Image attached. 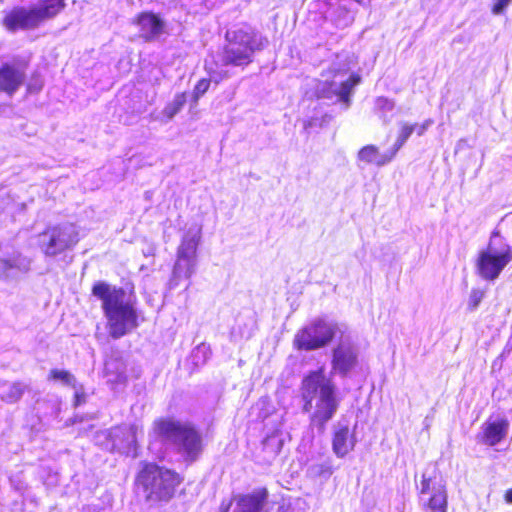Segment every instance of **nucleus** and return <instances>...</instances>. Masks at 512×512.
Here are the masks:
<instances>
[{"mask_svg": "<svg viewBox=\"0 0 512 512\" xmlns=\"http://www.w3.org/2000/svg\"><path fill=\"white\" fill-rule=\"evenodd\" d=\"M91 293L101 301L106 328L112 339H120L139 326L135 303L124 288L97 281L92 285Z\"/></svg>", "mask_w": 512, "mask_h": 512, "instance_id": "nucleus-1", "label": "nucleus"}, {"mask_svg": "<svg viewBox=\"0 0 512 512\" xmlns=\"http://www.w3.org/2000/svg\"><path fill=\"white\" fill-rule=\"evenodd\" d=\"M301 390L304 399L303 410L306 412L312 409L313 397L317 395L315 410L309 419L311 426L324 432L326 424L334 417L340 403L335 384L326 377L325 368L319 367L303 377Z\"/></svg>", "mask_w": 512, "mask_h": 512, "instance_id": "nucleus-2", "label": "nucleus"}, {"mask_svg": "<svg viewBox=\"0 0 512 512\" xmlns=\"http://www.w3.org/2000/svg\"><path fill=\"white\" fill-rule=\"evenodd\" d=\"M184 477L176 470L156 462L143 461L136 472L133 487L149 503H167L177 495Z\"/></svg>", "mask_w": 512, "mask_h": 512, "instance_id": "nucleus-3", "label": "nucleus"}, {"mask_svg": "<svg viewBox=\"0 0 512 512\" xmlns=\"http://www.w3.org/2000/svg\"><path fill=\"white\" fill-rule=\"evenodd\" d=\"M152 433L156 439L173 444L190 462L196 461L203 452L202 435L191 422H183L172 417H159L153 421Z\"/></svg>", "mask_w": 512, "mask_h": 512, "instance_id": "nucleus-4", "label": "nucleus"}, {"mask_svg": "<svg viewBox=\"0 0 512 512\" xmlns=\"http://www.w3.org/2000/svg\"><path fill=\"white\" fill-rule=\"evenodd\" d=\"M256 32L248 26L229 29L225 33V44L221 50L224 66L247 67L254 60L255 52L261 50Z\"/></svg>", "mask_w": 512, "mask_h": 512, "instance_id": "nucleus-5", "label": "nucleus"}, {"mask_svg": "<svg viewBox=\"0 0 512 512\" xmlns=\"http://www.w3.org/2000/svg\"><path fill=\"white\" fill-rule=\"evenodd\" d=\"M337 324L317 318L301 327L293 337V347L298 351H315L327 347L336 337Z\"/></svg>", "mask_w": 512, "mask_h": 512, "instance_id": "nucleus-6", "label": "nucleus"}, {"mask_svg": "<svg viewBox=\"0 0 512 512\" xmlns=\"http://www.w3.org/2000/svg\"><path fill=\"white\" fill-rule=\"evenodd\" d=\"M417 491L420 496L428 495L421 504L423 512H448L447 486L435 466L422 472Z\"/></svg>", "mask_w": 512, "mask_h": 512, "instance_id": "nucleus-7", "label": "nucleus"}, {"mask_svg": "<svg viewBox=\"0 0 512 512\" xmlns=\"http://www.w3.org/2000/svg\"><path fill=\"white\" fill-rule=\"evenodd\" d=\"M512 261V247L504 244L499 250L490 241L487 247L478 253L475 266L477 274L484 280L493 281Z\"/></svg>", "mask_w": 512, "mask_h": 512, "instance_id": "nucleus-8", "label": "nucleus"}, {"mask_svg": "<svg viewBox=\"0 0 512 512\" xmlns=\"http://www.w3.org/2000/svg\"><path fill=\"white\" fill-rule=\"evenodd\" d=\"M40 236L44 238L42 250L48 256L58 255L79 242L78 232L73 225L48 226Z\"/></svg>", "mask_w": 512, "mask_h": 512, "instance_id": "nucleus-9", "label": "nucleus"}, {"mask_svg": "<svg viewBox=\"0 0 512 512\" xmlns=\"http://www.w3.org/2000/svg\"><path fill=\"white\" fill-rule=\"evenodd\" d=\"M358 365V352L356 347L348 342H339L332 349V372L342 377L348 376Z\"/></svg>", "mask_w": 512, "mask_h": 512, "instance_id": "nucleus-10", "label": "nucleus"}, {"mask_svg": "<svg viewBox=\"0 0 512 512\" xmlns=\"http://www.w3.org/2000/svg\"><path fill=\"white\" fill-rule=\"evenodd\" d=\"M138 426L121 424L108 431V439L112 442V452L130 453L138 448Z\"/></svg>", "mask_w": 512, "mask_h": 512, "instance_id": "nucleus-11", "label": "nucleus"}, {"mask_svg": "<svg viewBox=\"0 0 512 512\" xmlns=\"http://www.w3.org/2000/svg\"><path fill=\"white\" fill-rule=\"evenodd\" d=\"M2 24L8 31L14 32L37 28L41 21L35 7L27 9L17 6L5 14Z\"/></svg>", "mask_w": 512, "mask_h": 512, "instance_id": "nucleus-12", "label": "nucleus"}, {"mask_svg": "<svg viewBox=\"0 0 512 512\" xmlns=\"http://www.w3.org/2000/svg\"><path fill=\"white\" fill-rule=\"evenodd\" d=\"M27 63L22 66L12 63H3L0 66V92L12 96L24 84L26 79L25 68Z\"/></svg>", "mask_w": 512, "mask_h": 512, "instance_id": "nucleus-13", "label": "nucleus"}, {"mask_svg": "<svg viewBox=\"0 0 512 512\" xmlns=\"http://www.w3.org/2000/svg\"><path fill=\"white\" fill-rule=\"evenodd\" d=\"M132 23L138 27L145 41H153L165 30V22L159 14L152 11H142L135 15Z\"/></svg>", "mask_w": 512, "mask_h": 512, "instance_id": "nucleus-14", "label": "nucleus"}, {"mask_svg": "<svg viewBox=\"0 0 512 512\" xmlns=\"http://www.w3.org/2000/svg\"><path fill=\"white\" fill-rule=\"evenodd\" d=\"M269 492L260 487L251 493L241 494L237 498L238 512H262L268 501Z\"/></svg>", "mask_w": 512, "mask_h": 512, "instance_id": "nucleus-15", "label": "nucleus"}, {"mask_svg": "<svg viewBox=\"0 0 512 512\" xmlns=\"http://www.w3.org/2000/svg\"><path fill=\"white\" fill-rule=\"evenodd\" d=\"M509 422L507 419H499L493 422H487L482 429L478 439L481 443L488 446L499 444L507 435Z\"/></svg>", "mask_w": 512, "mask_h": 512, "instance_id": "nucleus-16", "label": "nucleus"}, {"mask_svg": "<svg viewBox=\"0 0 512 512\" xmlns=\"http://www.w3.org/2000/svg\"><path fill=\"white\" fill-rule=\"evenodd\" d=\"M356 438L348 426H339L333 431L332 450L337 457H345L355 447Z\"/></svg>", "mask_w": 512, "mask_h": 512, "instance_id": "nucleus-17", "label": "nucleus"}, {"mask_svg": "<svg viewBox=\"0 0 512 512\" xmlns=\"http://www.w3.org/2000/svg\"><path fill=\"white\" fill-rule=\"evenodd\" d=\"M199 242V235H185L177 250V264L185 262L187 268L191 271L195 264Z\"/></svg>", "mask_w": 512, "mask_h": 512, "instance_id": "nucleus-18", "label": "nucleus"}, {"mask_svg": "<svg viewBox=\"0 0 512 512\" xmlns=\"http://www.w3.org/2000/svg\"><path fill=\"white\" fill-rule=\"evenodd\" d=\"M395 154L392 149L382 154L380 149L373 144L365 145L358 151V160L367 164H374L376 166H384L391 162L395 158Z\"/></svg>", "mask_w": 512, "mask_h": 512, "instance_id": "nucleus-19", "label": "nucleus"}, {"mask_svg": "<svg viewBox=\"0 0 512 512\" xmlns=\"http://www.w3.org/2000/svg\"><path fill=\"white\" fill-rule=\"evenodd\" d=\"M431 123L432 121L430 120H426L420 124L403 123L400 127L397 140L392 147V151L394 152V154L397 155L398 151L402 148V146L406 143V141L413 133H416V135L418 136H422L426 132Z\"/></svg>", "mask_w": 512, "mask_h": 512, "instance_id": "nucleus-20", "label": "nucleus"}, {"mask_svg": "<svg viewBox=\"0 0 512 512\" xmlns=\"http://www.w3.org/2000/svg\"><path fill=\"white\" fill-rule=\"evenodd\" d=\"M66 6L65 0H42L39 7H35L41 23L60 14Z\"/></svg>", "mask_w": 512, "mask_h": 512, "instance_id": "nucleus-21", "label": "nucleus"}, {"mask_svg": "<svg viewBox=\"0 0 512 512\" xmlns=\"http://www.w3.org/2000/svg\"><path fill=\"white\" fill-rule=\"evenodd\" d=\"M360 76L357 74H352L346 81L342 82L340 85V90L337 93L339 100L346 105L350 102V94L352 89L360 82Z\"/></svg>", "mask_w": 512, "mask_h": 512, "instance_id": "nucleus-22", "label": "nucleus"}, {"mask_svg": "<svg viewBox=\"0 0 512 512\" xmlns=\"http://www.w3.org/2000/svg\"><path fill=\"white\" fill-rule=\"evenodd\" d=\"M25 391V387L20 382H14L8 390L1 395V400L6 403L18 402Z\"/></svg>", "mask_w": 512, "mask_h": 512, "instance_id": "nucleus-23", "label": "nucleus"}, {"mask_svg": "<svg viewBox=\"0 0 512 512\" xmlns=\"http://www.w3.org/2000/svg\"><path fill=\"white\" fill-rule=\"evenodd\" d=\"M48 380L60 381L65 385L74 387L76 384L75 377L68 370L51 369L48 374Z\"/></svg>", "mask_w": 512, "mask_h": 512, "instance_id": "nucleus-24", "label": "nucleus"}, {"mask_svg": "<svg viewBox=\"0 0 512 512\" xmlns=\"http://www.w3.org/2000/svg\"><path fill=\"white\" fill-rule=\"evenodd\" d=\"M186 103V92H181L175 95L173 102L169 103L164 110L167 117L172 118L176 115Z\"/></svg>", "mask_w": 512, "mask_h": 512, "instance_id": "nucleus-25", "label": "nucleus"}, {"mask_svg": "<svg viewBox=\"0 0 512 512\" xmlns=\"http://www.w3.org/2000/svg\"><path fill=\"white\" fill-rule=\"evenodd\" d=\"M211 85V79L201 78L197 81L193 88V101L195 103L209 90Z\"/></svg>", "mask_w": 512, "mask_h": 512, "instance_id": "nucleus-26", "label": "nucleus"}, {"mask_svg": "<svg viewBox=\"0 0 512 512\" xmlns=\"http://www.w3.org/2000/svg\"><path fill=\"white\" fill-rule=\"evenodd\" d=\"M484 297V291L481 289H473L470 293L468 308L470 310L476 309Z\"/></svg>", "mask_w": 512, "mask_h": 512, "instance_id": "nucleus-27", "label": "nucleus"}, {"mask_svg": "<svg viewBox=\"0 0 512 512\" xmlns=\"http://www.w3.org/2000/svg\"><path fill=\"white\" fill-rule=\"evenodd\" d=\"M512 0H493L491 12L495 15L501 14Z\"/></svg>", "mask_w": 512, "mask_h": 512, "instance_id": "nucleus-28", "label": "nucleus"}, {"mask_svg": "<svg viewBox=\"0 0 512 512\" xmlns=\"http://www.w3.org/2000/svg\"><path fill=\"white\" fill-rule=\"evenodd\" d=\"M504 500L507 503H512V487L505 491Z\"/></svg>", "mask_w": 512, "mask_h": 512, "instance_id": "nucleus-29", "label": "nucleus"}, {"mask_svg": "<svg viewBox=\"0 0 512 512\" xmlns=\"http://www.w3.org/2000/svg\"><path fill=\"white\" fill-rule=\"evenodd\" d=\"M81 402V399L78 395H76V401H75V405H79Z\"/></svg>", "mask_w": 512, "mask_h": 512, "instance_id": "nucleus-30", "label": "nucleus"}]
</instances>
